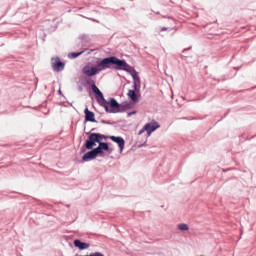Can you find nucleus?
Instances as JSON below:
<instances>
[{
	"label": "nucleus",
	"instance_id": "obj_18",
	"mask_svg": "<svg viewBox=\"0 0 256 256\" xmlns=\"http://www.w3.org/2000/svg\"><path fill=\"white\" fill-rule=\"evenodd\" d=\"M132 77H133L134 81H137V79H139V76H137L135 74H133Z\"/></svg>",
	"mask_w": 256,
	"mask_h": 256
},
{
	"label": "nucleus",
	"instance_id": "obj_17",
	"mask_svg": "<svg viewBox=\"0 0 256 256\" xmlns=\"http://www.w3.org/2000/svg\"><path fill=\"white\" fill-rule=\"evenodd\" d=\"M88 256H105V255H103V253H101V252H95V253L90 254Z\"/></svg>",
	"mask_w": 256,
	"mask_h": 256
},
{
	"label": "nucleus",
	"instance_id": "obj_20",
	"mask_svg": "<svg viewBox=\"0 0 256 256\" xmlns=\"http://www.w3.org/2000/svg\"><path fill=\"white\" fill-rule=\"evenodd\" d=\"M162 31H167V28H162Z\"/></svg>",
	"mask_w": 256,
	"mask_h": 256
},
{
	"label": "nucleus",
	"instance_id": "obj_11",
	"mask_svg": "<svg viewBox=\"0 0 256 256\" xmlns=\"http://www.w3.org/2000/svg\"><path fill=\"white\" fill-rule=\"evenodd\" d=\"M95 157H97L95 150H91L90 152H87L83 155L82 161H89L91 159H95Z\"/></svg>",
	"mask_w": 256,
	"mask_h": 256
},
{
	"label": "nucleus",
	"instance_id": "obj_15",
	"mask_svg": "<svg viewBox=\"0 0 256 256\" xmlns=\"http://www.w3.org/2000/svg\"><path fill=\"white\" fill-rule=\"evenodd\" d=\"M179 231H189V225L185 223L178 224Z\"/></svg>",
	"mask_w": 256,
	"mask_h": 256
},
{
	"label": "nucleus",
	"instance_id": "obj_10",
	"mask_svg": "<svg viewBox=\"0 0 256 256\" xmlns=\"http://www.w3.org/2000/svg\"><path fill=\"white\" fill-rule=\"evenodd\" d=\"M85 113V121H90V123H95V114L91 111H89V109H85L84 111Z\"/></svg>",
	"mask_w": 256,
	"mask_h": 256
},
{
	"label": "nucleus",
	"instance_id": "obj_12",
	"mask_svg": "<svg viewBox=\"0 0 256 256\" xmlns=\"http://www.w3.org/2000/svg\"><path fill=\"white\" fill-rule=\"evenodd\" d=\"M127 95L129 99L133 101V103H137V101H139V99L137 98V93H135V90H129Z\"/></svg>",
	"mask_w": 256,
	"mask_h": 256
},
{
	"label": "nucleus",
	"instance_id": "obj_13",
	"mask_svg": "<svg viewBox=\"0 0 256 256\" xmlns=\"http://www.w3.org/2000/svg\"><path fill=\"white\" fill-rule=\"evenodd\" d=\"M84 51L81 52H72L68 54L69 59H77L79 55H83Z\"/></svg>",
	"mask_w": 256,
	"mask_h": 256
},
{
	"label": "nucleus",
	"instance_id": "obj_5",
	"mask_svg": "<svg viewBox=\"0 0 256 256\" xmlns=\"http://www.w3.org/2000/svg\"><path fill=\"white\" fill-rule=\"evenodd\" d=\"M159 127H160L159 123L153 120L152 122L145 124L144 127L139 131L138 135H143V133H145L146 131L148 137H151V133H153L154 131H157Z\"/></svg>",
	"mask_w": 256,
	"mask_h": 256
},
{
	"label": "nucleus",
	"instance_id": "obj_14",
	"mask_svg": "<svg viewBox=\"0 0 256 256\" xmlns=\"http://www.w3.org/2000/svg\"><path fill=\"white\" fill-rule=\"evenodd\" d=\"M98 147H100V149L102 151H108L109 150V144L105 143V142H100Z\"/></svg>",
	"mask_w": 256,
	"mask_h": 256
},
{
	"label": "nucleus",
	"instance_id": "obj_2",
	"mask_svg": "<svg viewBox=\"0 0 256 256\" xmlns=\"http://www.w3.org/2000/svg\"><path fill=\"white\" fill-rule=\"evenodd\" d=\"M106 70H107V66L104 58L101 61H98L96 63V66H93L91 63L86 64L83 67L82 72H83V75H85L86 77H93L95 75H99L101 71H106Z\"/></svg>",
	"mask_w": 256,
	"mask_h": 256
},
{
	"label": "nucleus",
	"instance_id": "obj_16",
	"mask_svg": "<svg viewBox=\"0 0 256 256\" xmlns=\"http://www.w3.org/2000/svg\"><path fill=\"white\" fill-rule=\"evenodd\" d=\"M94 153H96V155H101V153H103V150L101 149L100 146H98L97 148H94Z\"/></svg>",
	"mask_w": 256,
	"mask_h": 256
},
{
	"label": "nucleus",
	"instance_id": "obj_6",
	"mask_svg": "<svg viewBox=\"0 0 256 256\" xmlns=\"http://www.w3.org/2000/svg\"><path fill=\"white\" fill-rule=\"evenodd\" d=\"M51 65H52L53 71H56L57 73L65 69V63L61 62V58L57 56L51 58Z\"/></svg>",
	"mask_w": 256,
	"mask_h": 256
},
{
	"label": "nucleus",
	"instance_id": "obj_7",
	"mask_svg": "<svg viewBox=\"0 0 256 256\" xmlns=\"http://www.w3.org/2000/svg\"><path fill=\"white\" fill-rule=\"evenodd\" d=\"M111 141L114 143H117L120 153H123V150L125 149V140L122 137H116V136H110Z\"/></svg>",
	"mask_w": 256,
	"mask_h": 256
},
{
	"label": "nucleus",
	"instance_id": "obj_1",
	"mask_svg": "<svg viewBox=\"0 0 256 256\" xmlns=\"http://www.w3.org/2000/svg\"><path fill=\"white\" fill-rule=\"evenodd\" d=\"M99 104L104 107L106 113H121V109H130L131 107V104L127 103L120 105L114 98H111L109 101L104 99V101H100Z\"/></svg>",
	"mask_w": 256,
	"mask_h": 256
},
{
	"label": "nucleus",
	"instance_id": "obj_19",
	"mask_svg": "<svg viewBox=\"0 0 256 256\" xmlns=\"http://www.w3.org/2000/svg\"><path fill=\"white\" fill-rule=\"evenodd\" d=\"M136 113H137L136 111L129 112V113H128V117H131V115H135Z\"/></svg>",
	"mask_w": 256,
	"mask_h": 256
},
{
	"label": "nucleus",
	"instance_id": "obj_9",
	"mask_svg": "<svg viewBox=\"0 0 256 256\" xmlns=\"http://www.w3.org/2000/svg\"><path fill=\"white\" fill-rule=\"evenodd\" d=\"M74 246L83 251L84 249H89V243L81 242V240H74Z\"/></svg>",
	"mask_w": 256,
	"mask_h": 256
},
{
	"label": "nucleus",
	"instance_id": "obj_8",
	"mask_svg": "<svg viewBox=\"0 0 256 256\" xmlns=\"http://www.w3.org/2000/svg\"><path fill=\"white\" fill-rule=\"evenodd\" d=\"M92 91L93 93H95L98 97H97V101L98 103L101 101H105V97L103 96V92H101V90H99V87H97V85H95V82H93L92 84Z\"/></svg>",
	"mask_w": 256,
	"mask_h": 256
},
{
	"label": "nucleus",
	"instance_id": "obj_4",
	"mask_svg": "<svg viewBox=\"0 0 256 256\" xmlns=\"http://www.w3.org/2000/svg\"><path fill=\"white\" fill-rule=\"evenodd\" d=\"M103 139H107V136L99 133H91L88 137V140H86L85 147L88 150L93 149L97 144L96 143H101Z\"/></svg>",
	"mask_w": 256,
	"mask_h": 256
},
{
	"label": "nucleus",
	"instance_id": "obj_3",
	"mask_svg": "<svg viewBox=\"0 0 256 256\" xmlns=\"http://www.w3.org/2000/svg\"><path fill=\"white\" fill-rule=\"evenodd\" d=\"M106 63V69H111V65H117L116 69L127 71V73H132L133 67L129 66L125 60H120L115 56L104 58Z\"/></svg>",
	"mask_w": 256,
	"mask_h": 256
}]
</instances>
